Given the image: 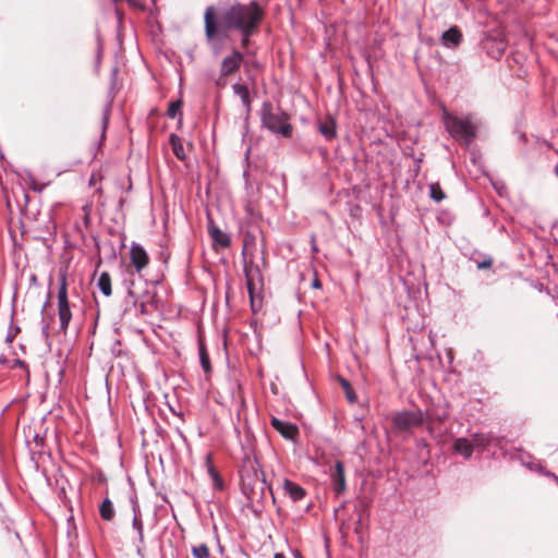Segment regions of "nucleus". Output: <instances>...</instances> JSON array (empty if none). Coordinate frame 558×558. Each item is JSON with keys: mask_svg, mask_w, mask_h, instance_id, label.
Wrapping results in <instances>:
<instances>
[{"mask_svg": "<svg viewBox=\"0 0 558 558\" xmlns=\"http://www.w3.org/2000/svg\"><path fill=\"white\" fill-rule=\"evenodd\" d=\"M260 19L262 11L256 3L232 7L225 13L220 24L216 22L214 8H207L205 12L206 36L211 39L221 32L235 28L243 34V45H246L247 37L257 26Z\"/></svg>", "mask_w": 558, "mask_h": 558, "instance_id": "nucleus-1", "label": "nucleus"}, {"mask_svg": "<svg viewBox=\"0 0 558 558\" xmlns=\"http://www.w3.org/2000/svg\"><path fill=\"white\" fill-rule=\"evenodd\" d=\"M241 487L247 499L254 502L263 498L266 489V482L256 472H242Z\"/></svg>", "mask_w": 558, "mask_h": 558, "instance_id": "nucleus-2", "label": "nucleus"}, {"mask_svg": "<svg viewBox=\"0 0 558 558\" xmlns=\"http://www.w3.org/2000/svg\"><path fill=\"white\" fill-rule=\"evenodd\" d=\"M264 124L271 131L289 136L291 125L288 122V116L279 112H267L264 116Z\"/></svg>", "mask_w": 558, "mask_h": 558, "instance_id": "nucleus-3", "label": "nucleus"}, {"mask_svg": "<svg viewBox=\"0 0 558 558\" xmlns=\"http://www.w3.org/2000/svg\"><path fill=\"white\" fill-rule=\"evenodd\" d=\"M448 131L461 138L471 140L475 135V126L469 120L448 118L446 121Z\"/></svg>", "mask_w": 558, "mask_h": 558, "instance_id": "nucleus-4", "label": "nucleus"}, {"mask_svg": "<svg viewBox=\"0 0 558 558\" xmlns=\"http://www.w3.org/2000/svg\"><path fill=\"white\" fill-rule=\"evenodd\" d=\"M331 478L333 483V490L337 495L342 494L345 488V476H344V468L341 461H337L335 464V470L331 473Z\"/></svg>", "mask_w": 558, "mask_h": 558, "instance_id": "nucleus-5", "label": "nucleus"}, {"mask_svg": "<svg viewBox=\"0 0 558 558\" xmlns=\"http://www.w3.org/2000/svg\"><path fill=\"white\" fill-rule=\"evenodd\" d=\"M272 426L279 432L286 439L294 441L299 434L296 425L290 421H271Z\"/></svg>", "mask_w": 558, "mask_h": 558, "instance_id": "nucleus-6", "label": "nucleus"}, {"mask_svg": "<svg viewBox=\"0 0 558 558\" xmlns=\"http://www.w3.org/2000/svg\"><path fill=\"white\" fill-rule=\"evenodd\" d=\"M242 62V54L233 51L230 56L223 59L221 63V76H227L236 71Z\"/></svg>", "mask_w": 558, "mask_h": 558, "instance_id": "nucleus-7", "label": "nucleus"}, {"mask_svg": "<svg viewBox=\"0 0 558 558\" xmlns=\"http://www.w3.org/2000/svg\"><path fill=\"white\" fill-rule=\"evenodd\" d=\"M130 258L137 270H142L148 264V255L146 251L137 244H133L131 246Z\"/></svg>", "mask_w": 558, "mask_h": 558, "instance_id": "nucleus-8", "label": "nucleus"}, {"mask_svg": "<svg viewBox=\"0 0 558 558\" xmlns=\"http://www.w3.org/2000/svg\"><path fill=\"white\" fill-rule=\"evenodd\" d=\"M453 450L456 453L462 456L464 459L471 458L474 445L471 440L466 438H457L453 442Z\"/></svg>", "mask_w": 558, "mask_h": 558, "instance_id": "nucleus-9", "label": "nucleus"}, {"mask_svg": "<svg viewBox=\"0 0 558 558\" xmlns=\"http://www.w3.org/2000/svg\"><path fill=\"white\" fill-rule=\"evenodd\" d=\"M208 232L214 241V245H219L221 247H228L230 245V238L227 233L221 231L214 223H209Z\"/></svg>", "mask_w": 558, "mask_h": 558, "instance_id": "nucleus-10", "label": "nucleus"}, {"mask_svg": "<svg viewBox=\"0 0 558 558\" xmlns=\"http://www.w3.org/2000/svg\"><path fill=\"white\" fill-rule=\"evenodd\" d=\"M515 459H518L522 465L526 466L531 471L538 472L539 474H543L545 469L541 465L538 461H536L532 456H530L527 452H520Z\"/></svg>", "mask_w": 558, "mask_h": 558, "instance_id": "nucleus-11", "label": "nucleus"}, {"mask_svg": "<svg viewBox=\"0 0 558 558\" xmlns=\"http://www.w3.org/2000/svg\"><path fill=\"white\" fill-rule=\"evenodd\" d=\"M283 490L294 501L301 500L305 496V490L300 485H298L289 480H284Z\"/></svg>", "mask_w": 558, "mask_h": 558, "instance_id": "nucleus-12", "label": "nucleus"}, {"mask_svg": "<svg viewBox=\"0 0 558 558\" xmlns=\"http://www.w3.org/2000/svg\"><path fill=\"white\" fill-rule=\"evenodd\" d=\"M205 464L207 468L208 475L210 476V478L213 481L214 487L217 489H221L222 488V480L220 478L218 472L216 471V469L214 468V465L211 463L210 454H207L205 457Z\"/></svg>", "mask_w": 558, "mask_h": 558, "instance_id": "nucleus-13", "label": "nucleus"}, {"mask_svg": "<svg viewBox=\"0 0 558 558\" xmlns=\"http://www.w3.org/2000/svg\"><path fill=\"white\" fill-rule=\"evenodd\" d=\"M320 133L328 140L336 136V121L333 118H326L319 125Z\"/></svg>", "mask_w": 558, "mask_h": 558, "instance_id": "nucleus-14", "label": "nucleus"}, {"mask_svg": "<svg viewBox=\"0 0 558 558\" xmlns=\"http://www.w3.org/2000/svg\"><path fill=\"white\" fill-rule=\"evenodd\" d=\"M461 40V33L452 27L442 34V41L446 46H457Z\"/></svg>", "mask_w": 558, "mask_h": 558, "instance_id": "nucleus-15", "label": "nucleus"}, {"mask_svg": "<svg viewBox=\"0 0 558 558\" xmlns=\"http://www.w3.org/2000/svg\"><path fill=\"white\" fill-rule=\"evenodd\" d=\"M99 289L106 296H110L112 293L111 289V278L108 272H101L98 282H97Z\"/></svg>", "mask_w": 558, "mask_h": 558, "instance_id": "nucleus-16", "label": "nucleus"}, {"mask_svg": "<svg viewBox=\"0 0 558 558\" xmlns=\"http://www.w3.org/2000/svg\"><path fill=\"white\" fill-rule=\"evenodd\" d=\"M133 529L136 530L138 534L140 542L144 541V533H143V522L141 519V511L137 508L136 504H133Z\"/></svg>", "mask_w": 558, "mask_h": 558, "instance_id": "nucleus-17", "label": "nucleus"}, {"mask_svg": "<svg viewBox=\"0 0 558 558\" xmlns=\"http://www.w3.org/2000/svg\"><path fill=\"white\" fill-rule=\"evenodd\" d=\"M100 515L107 521H110L114 517L113 505L108 498H106L100 506Z\"/></svg>", "mask_w": 558, "mask_h": 558, "instance_id": "nucleus-18", "label": "nucleus"}, {"mask_svg": "<svg viewBox=\"0 0 558 558\" xmlns=\"http://www.w3.org/2000/svg\"><path fill=\"white\" fill-rule=\"evenodd\" d=\"M170 143H171L172 150L175 154V156L180 159H184L185 154H184V149H183L180 138L175 135H171Z\"/></svg>", "mask_w": 558, "mask_h": 558, "instance_id": "nucleus-19", "label": "nucleus"}, {"mask_svg": "<svg viewBox=\"0 0 558 558\" xmlns=\"http://www.w3.org/2000/svg\"><path fill=\"white\" fill-rule=\"evenodd\" d=\"M233 90L236 95L240 96V98L242 99L243 104L248 107L250 105V95H248V89L246 86L242 85V84H235L233 85Z\"/></svg>", "mask_w": 558, "mask_h": 558, "instance_id": "nucleus-20", "label": "nucleus"}, {"mask_svg": "<svg viewBox=\"0 0 558 558\" xmlns=\"http://www.w3.org/2000/svg\"><path fill=\"white\" fill-rule=\"evenodd\" d=\"M59 317L61 322V327L65 329L71 319V312L69 305H59Z\"/></svg>", "mask_w": 558, "mask_h": 558, "instance_id": "nucleus-21", "label": "nucleus"}, {"mask_svg": "<svg viewBox=\"0 0 558 558\" xmlns=\"http://www.w3.org/2000/svg\"><path fill=\"white\" fill-rule=\"evenodd\" d=\"M192 554L194 558H208L209 549L205 544H199L192 548Z\"/></svg>", "mask_w": 558, "mask_h": 558, "instance_id": "nucleus-22", "label": "nucleus"}, {"mask_svg": "<svg viewBox=\"0 0 558 558\" xmlns=\"http://www.w3.org/2000/svg\"><path fill=\"white\" fill-rule=\"evenodd\" d=\"M471 441L473 442L474 447L485 448L488 446L489 439L484 435L475 434Z\"/></svg>", "mask_w": 558, "mask_h": 558, "instance_id": "nucleus-23", "label": "nucleus"}, {"mask_svg": "<svg viewBox=\"0 0 558 558\" xmlns=\"http://www.w3.org/2000/svg\"><path fill=\"white\" fill-rule=\"evenodd\" d=\"M430 196L435 201L440 202L441 199H444L445 194L442 193V191L438 184H432L430 185Z\"/></svg>", "mask_w": 558, "mask_h": 558, "instance_id": "nucleus-24", "label": "nucleus"}, {"mask_svg": "<svg viewBox=\"0 0 558 558\" xmlns=\"http://www.w3.org/2000/svg\"><path fill=\"white\" fill-rule=\"evenodd\" d=\"M340 383H341V386H342V388H343V390L345 392V396H347L348 400L350 402H354L355 401V396H354V393L352 391V388H351L350 384L347 380H344V379H341Z\"/></svg>", "mask_w": 558, "mask_h": 558, "instance_id": "nucleus-25", "label": "nucleus"}, {"mask_svg": "<svg viewBox=\"0 0 558 558\" xmlns=\"http://www.w3.org/2000/svg\"><path fill=\"white\" fill-rule=\"evenodd\" d=\"M58 300H59V305H69L68 296H66V287H65L64 282L62 283V286L60 288V291L58 294Z\"/></svg>", "mask_w": 558, "mask_h": 558, "instance_id": "nucleus-26", "label": "nucleus"}, {"mask_svg": "<svg viewBox=\"0 0 558 558\" xmlns=\"http://www.w3.org/2000/svg\"><path fill=\"white\" fill-rule=\"evenodd\" d=\"M33 437L37 445H41L44 438L38 433H33L32 425H27L26 438Z\"/></svg>", "mask_w": 558, "mask_h": 558, "instance_id": "nucleus-27", "label": "nucleus"}, {"mask_svg": "<svg viewBox=\"0 0 558 558\" xmlns=\"http://www.w3.org/2000/svg\"><path fill=\"white\" fill-rule=\"evenodd\" d=\"M199 354H201V362H202V366H203V368H204L206 372H208V371H209V368H210V366H209V359H208V355H207V353H206V351H205V349H204V348H201V352H199Z\"/></svg>", "mask_w": 558, "mask_h": 558, "instance_id": "nucleus-28", "label": "nucleus"}, {"mask_svg": "<svg viewBox=\"0 0 558 558\" xmlns=\"http://www.w3.org/2000/svg\"><path fill=\"white\" fill-rule=\"evenodd\" d=\"M181 105H182L181 100L170 104L169 109H168V114L173 118L177 114V112L180 110Z\"/></svg>", "mask_w": 558, "mask_h": 558, "instance_id": "nucleus-29", "label": "nucleus"}, {"mask_svg": "<svg viewBox=\"0 0 558 558\" xmlns=\"http://www.w3.org/2000/svg\"><path fill=\"white\" fill-rule=\"evenodd\" d=\"M543 475H545V476H548V477L553 478V480L558 484V476H557L556 474H554L553 472H550V471H546V470H545V471L543 472Z\"/></svg>", "mask_w": 558, "mask_h": 558, "instance_id": "nucleus-30", "label": "nucleus"}, {"mask_svg": "<svg viewBox=\"0 0 558 558\" xmlns=\"http://www.w3.org/2000/svg\"><path fill=\"white\" fill-rule=\"evenodd\" d=\"M313 286H314L315 288H319V287H320V283L318 282V280H315V281H314V283H313Z\"/></svg>", "mask_w": 558, "mask_h": 558, "instance_id": "nucleus-31", "label": "nucleus"}, {"mask_svg": "<svg viewBox=\"0 0 558 558\" xmlns=\"http://www.w3.org/2000/svg\"><path fill=\"white\" fill-rule=\"evenodd\" d=\"M294 557L295 558H303L302 555L300 553H298V551H295Z\"/></svg>", "mask_w": 558, "mask_h": 558, "instance_id": "nucleus-32", "label": "nucleus"}, {"mask_svg": "<svg viewBox=\"0 0 558 558\" xmlns=\"http://www.w3.org/2000/svg\"><path fill=\"white\" fill-rule=\"evenodd\" d=\"M275 558H286L282 554H276Z\"/></svg>", "mask_w": 558, "mask_h": 558, "instance_id": "nucleus-33", "label": "nucleus"}, {"mask_svg": "<svg viewBox=\"0 0 558 558\" xmlns=\"http://www.w3.org/2000/svg\"><path fill=\"white\" fill-rule=\"evenodd\" d=\"M218 85H225V82L221 81V78L218 80L217 82Z\"/></svg>", "mask_w": 558, "mask_h": 558, "instance_id": "nucleus-34", "label": "nucleus"}, {"mask_svg": "<svg viewBox=\"0 0 558 558\" xmlns=\"http://www.w3.org/2000/svg\"><path fill=\"white\" fill-rule=\"evenodd\" d=\"M248 290H250V293L252 294V287H251V283H248Z\"/></svg>", "mask_w": 558, "mask_h": 558, "instance_id": "nucleus-35", "label": "nucleus"}]
</instances>
